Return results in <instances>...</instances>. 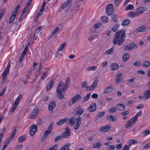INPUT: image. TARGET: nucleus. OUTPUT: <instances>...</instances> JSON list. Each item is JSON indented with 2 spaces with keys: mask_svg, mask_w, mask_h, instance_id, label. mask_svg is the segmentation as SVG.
Returning <instances> with one entry per match:
<instances>
[{
  "mask_svg": "<svg viewBox=\"0 0 150 150\" xmlns=\"http://www.w3.org/2000/svg\"><path fill=\"white\" fill-rule=\"evenodd\" d=\"M125 30H120L116 32L113 39V43L115 45H121L124 41L125 37Z\"/></svg>",
  "mask_w": 150,
  "mask_h": 150,
  "instance_id": "obj_1",
  "label": "nucleus"
},
{
  "mask_svg": "<svg viewBox=\"0 0 150 150\" xmlns=\"http://www.w3.org/2000/svg\"><path fill=\"white\" fill-rule=\"evenodd\" d=\"M63 84V82L61 81L59 83L57 88L56 92L57 93V97L60 99H63L64 96V94L62 93V92H64V91H63L62 89H61Z\"/></svg>",
  "mask_w": 150,
  "mask_h": 150,
  "instance_id": "obj_2",
  "label": "nucleus"
},
{
  "mask_svg": "<svg viewBox=\"0 0 150 150\" xmlns=\"http://www.w3.org/2000/svg\"><path fill=\"white\" fill-rule=\"evenodd\" d=\"M53 125L54 123L53 122L51 123L48 127L47 130L45 131L44 134L41 139L42 142H43L46 139L48 134H50L51 133Z\"/></svg>",
  "mask_w": 150,
  "mask_h": 150,
  "instance_id": "obj_3",
  "label": "nucleus"
},
{
  "mask_svg": "<svg viewBox=\"0 0 150 150\" xmlns=\"http://www.w3.org/2000/svg\"><path fill=\"white\" fill-rule=\"evenodd\" d=\"M81 98V96L79 94H77L72 98L69 102L68 105L70 106L72 105L73 104L79 100Z\"/></svg>",
  "mask_w": 150,
  "mask_h": 150,
  "instance_id": "obj_4",
  "label": "nucleus"
},
{
  "mask_svg": "<svg viewBox=\"0 0 150 150\" xmlns=\"http://www.w3.org/2000/svg\"><path fill=\"white\" fill-rule=\"evenodd\" d=\"M114 6L113 4H108L106 7V12L107 15L110 16L114 12Z\"/></svg>",
  "mask_w": 150,
  "mask_h": 150,
  "instance_id": "obj_5",
  "label": "nucleus"
},
{
  "mask_svg": "<svg viewBox=\"0 0 150 150\" xmlns=\"http://www.w3.org/2000/svg\"><path fill=\"white\" fill-rule=\"evenodd\" d=\"M46 4V2L44 1L43 2L42 5L41 6V7L40 9L39 10V11L36 14L35 17V18L34 22H35L37 20L38 17L40 15L41 13H42L44 11V8L45 7Z\"/></svg>",
  "mask_w": 150,
  "mask_h": 150,
  "instance_id": "obj_6",
  "label": "nucleus"
},
{
  "mask_svg": "<svg viewBox=\"0 0 150 150\" xmlns=\"http://www.w3.org/2000/svg\"><path fill=\"white\" fill-rule=\"evenodd\" d=\"M37 130V126L35 125H32L30 128L29 134L31 136H33Z\"/></svg>",
  "mask_w": 150,
  "mask_h": 150,
  "instance_id": "obj_7",
  "label": "nucleus"
},
{
  "mask_svg": "<svg viewBox=\"0 0 150 150\" xmlns=\"http://www.w3.org/2000/svg\"><path fill=\"white\" fill-rule=\"evenodd\" d=\"M39 110V109H34L30 113L29 117V118L30 119L36 118L37 117V114Z\"/></svg>",
  "mask_w": 150,
  "mask_h": 150,
  "instance_id": "obj_8",
  "label": "nucleus"
},
{
  "mask_svg": "<svg viewBox=\"0 0 150 150\" xmlns=\"http://www.w3.org/2000/svg\"><path fill=\"white\" fill-rule=\"evenodd\" d=\"M82 118L81 117H79L75 119L76 122V124L74 126V128L76 130L78 129L81 125Z\"/></svg>",
  "mask_w": 150,
  "mask_h": 150,
  "instance_id": "obj_9",
  "label": "nucleus"
},
{
  "mask_svg": "<svg viewBox=\"0 0 150 150\" xmlns=\"http://www.w3.org/2000/svg\"><path fill=\"white\" fill-rule=\"evenodd\" d=\"M70 79L69 77L67 78L65 81V83L64 85H62L61 88L63 91H65L69 87L70 84Z\"/></svg>",
  "mask_w": 150,
  "mask_h": 150,
  "instance_id": "obj_10",
  "label": "nucleus"
},
{
  "mask_svg": "<svg viewBox=\"0 0 150 150\" xmlns=\"http://www.w3.org/2000/svg\"><path fill=\"white\" fill-rule=\"evenodd\" d=\"M96 109V104L95 102L91 103L90 106L88 108V111L91 112L95 111Z\"/></svg>",
  "mask_w": 150,
  "mask_h": 150,
  "instance_id": "obj_11",
  "label": "nucleus"
},
{
  "mask_svg": "<svg viewBox=\"0 0 150 150\" xmlns=\"http://www.w3.org/2000/svg\"><path fill=\"white\" fill-rule=\"evenodd\" d=\"M147 27L144 25H143L137 28L135 30L137 32H144L147 30Z\"/></svg>",
  "mask_w": 150,
  "mask_h": 150,
  "instance_id": "obj_12",
  "label": "nucleus"
},
{
  "mask_svg": "<svg viewBox=\"0 0 150 150\" xmlns=\"http://www.w3.org/2000/svg\"><path fill=\"white\" fill-rule=\"evenodd\" d=\"M59 28V27L56 28L52 32L51 34L48 37V40L51 39L53 37H55V34L58 31Z\"/></svg>",
  "mask_w": 150,
  "mask_h": 150,
  "instance_id": "obj_13",
  "label": "nucleus"
},
{
  "mask_svg": "<svg viewBox=\"0 0 150 150\" xmlns=\"http://www.w3.org/2000/svg\"><path fill=\"white\" fill-rule=\"evenodd\" d=\"M97 81H95L90 86H88L87 87V89H88V91H91L95 89L97 86Z\"/></svg>",
  "mask_w": 150,
  "mask_h": 150,
  "instance_id": "obj_14",
  "label": "nucleus"
},
{
  "mask_svg": "<svg viewBox=\"0 0 150 150\" xmlns=\"http://www.w3.org/2000/svg\"><path fill=\"white\" fill-rule=\"evenodd\" d=\"M56 106V103L54 102H51L49 103L48 107L50 112L52 113V112L53 109Z\"/></svg>",
  "mask_w": 150,
  "mask_h": 150,
  "instance_id": "obj_15",
  "label": "nucleus"
},
{
  "mask_svg": "<svg viewBox=\"0 0 150 150\" xmlns=\"http://www.w3.org/2000/svg\"><path fill=\"white\" fill-rule=\"evenodd\" d=\"M75 114L79 116L81 115L84 112V110L83 108H78L75 110Z\"/></svg>",
  "mask_w": 150,
  "mask_h": 150,
  "instance_id": "obj_16",
  "label": "nucleus"
},
{
  "mask_svg": "<svg viewBox=\"0 0 150 150\" xmlns=\"http://www.w3.org/2000/svg\"><path fill=\"white\" fill-rule=\"evenodd\" d=\"M127 16L130 18H133L135 17H137L139 15H138L137 12L130 11L128 13Z\"/></svg>",
  "mask_w": 150,
  "mask_h": 150,
  "instance_id": "obj_17",
  "label": "nucleus"
},
{
  "mask_svg": "<svg viewBox=\"0 0 150 150\" xmlns=\"http://www.w3.org/2000/svg\"><path fill=\"white\" fill-rule=\"evenodd\" d=\"M143 95L145 98L143 100H145L150 97V90H148L144 91Z\"/></svg>",
  "mask_w": 150,
  "mask_h": 150,
  "instance_id": "obj_18",
  "label": "nucleus"
},
{
  "mask_svg": "<svg viewBox=\"0 0 150 150\" xmlns=\"http://www.w3.org/2000/svg\"><path fill=\"white\" fill-rule=\"evenodd\" d=\"M116 108L118 110H123L125 108V106L122 104L119 103L116 105Z\"/></svg>",
  "mask_w": 150,
  "mask_h": 150,
  "instance_id": "obj_19",
  "label": "nucleus"
},
{
  "mask_svg": "<svg viewBox=\"0 0 150 150\" xmlns=\"http://www.w3.org/2000/svg\"><path fill=\"white\" fill-rule=\"evenodd\" d=\"M113 90V87L111 86H107L104 90L103 93H108L111 92Z\"/></svg>",
  "mask_w": 150,
  "mask_h": 150,
  "instance_id": "obj_20",
  "label": "nucleus"
},
{
  "mask_svg": "<svg viewBox=\"0 0 150 150\" xmlns=\"http://www.w3.org/2000/svg\"><path fill=\"white\" fill-rule=\"evenodd\" d=\"M68 120L67 118H65L59 120L57 122V124L58 126H61L63 125L65 122Z\"/></svg>",
  "mask_w": 150,
  "mask_h": 150,
  "instance_id": "obj_21",
  "label": "nucleus"
},
{
  "mask_svg": "<svg viewBox=\"0 0 150 150\" xmlns=\"http://www.w3.org/2000/svg\"><path fill=\"white\" fill-rule=\"evenodd\" d=\"M68 124L70 126L74 125L75 123V120L74 117H71L69 118Z\"/></svg>",
  "mask_w": 150,
  "mask_h": 150,
  "instance_id": "obj_22",
  "label": "nucleus"
},
{
  "mask_svg": "<svg viewBox=\"0 0 150 150\" xmlns=\"http://www.w3.org/2000/svg\"><path fill=\"white\" fill-rule=\"evenodd\" d=\"M111 67L112 68V71L116 70L119 67V66L116 63H113L111 64Z\"/></svg>",
  "mask_w": 150,
  "mask_h": 150,
  "instance_id": "obj_23",
  "label": "nucleus"
},
{
  "mask_svg": "<svg viewBox=\"0 0 150 150\" xmlns=\"http://www.w3.org/2000/svg\"><path fill=\"white\" fill-rule=\"evenodd\" d=\"M54 82L53 80H52L47 84L46 87V90L49 91L50 90L52 87L53 85Z\"/></svg>",
  "mask_w": 150,
  "mask_h": 150,
  "instance_id": "obj_24",
  "label": "nucleus"
},
{
  "mask_svg": "<svg viewBox=\"0 0 150 150\" xmlns=\"http://www.w3.org/2000/svg\"><path fill=\"white\" fill-rule=\"evenodd\" d=\"M110 125L105 126L104 127H103L100 128V130L103 132L108 131L110 130Z\"/></svg>",
  "mask_w": 150,
  "mask_h": 150,
  "instance_id": "obj_25",
  "label": "nucleus"
},
{
  "mask_svg": "<svg viewBox=\"0 0 150 150\" xmlns=\"http://www.w3.org/2000/svg\"><path fill=\"white\" fill-rule=\"evenodd\" d=\"M8 66L5 69V70L2 74V75L5 76H6L7 75L8 73L9 72V67H10V64L8 63Z\"/></svg>",
  "mask_w": 150,
  "mask_h": 150,
  "instance_id": "obj_26",
  "label": "nucleus"
},
{
  "mask_svg": "<svg viewBox=\"0 0 150 150\" xmlns=\"http://www.w3.org/2000/svg\"><path fill=\"white\" fill-rule=\"evenodd\" d=\"M137 13L138 15L141 14L143 13L145 11V8L143 7H139L137 9Z\"/></svg>",
  "mask_w": 150,
  "mask_h": 150,
  "instance_id": "obj_27",
  "label": "nucleus"
},
{
  "mask_svg": "<svg viewBox=\"0 0 150 150\" xmlns=\"http://www.w3.org/2000/svg\"><path fill=\"white\" fill-rule=\"evenodd\" d=\"M16 16V14L12 13L8 21V23H11L14 21V19L15 18Z\"/></svg>",
  "mask_w": 150,
  "mask_h": 150,
  "instance_id": "obj_28",
  "label": "nucleus"
},
{
  "mask_svg": "<svg viewBox=\"0 0 150 150\" xmlns=\"http://www.w3.org/2000/svg\"><path fill=\"white\" fill-rule=\"evenodd\" d=\"M130 22V21L128 19H125L123 20L122 23V25L123 26L127 25L129 24Z\"/></svg>",
  "mask_w": 150,
  "mask_h": 150,
  "instance_id": "obj_29",
  "label": "nucleus"
},
{
  "mask_svg": "<svg viewBox=\"0 0 150 150\" xmlns=\"http://www.w3.org/2000/svg\"><path fill=\"white\" fill-rule=\"evenodd\" d=\"M129 55L128 53H127L123 55L122 59L124 62L127 61L129 58Z\"/></svg>",
  "mask_w": 150,
  "mask_h": 150,
  "instance_id": "obj_30",
  "label": "nucleus"
},
{
  "mask_svg": "<svg viewBox=\"0 0 150 150\" xmlns=\"http://www.w3.org/2000/svg\"><path fill=\"white\" fill-rule=\"evenodd\" d=\"M71 1L72 0H68L64 2L62 6H63L64 8H65L70 4Z\"/></svg>",
  "mask_w": 150,
  "mask_h": 150,
  "instance_id": "obj_31",
  "label": "nucleus"
},
{
  "mask_svg": "<svg viewBox=\"0 0 150 150\" xmlns=\"http://www.w3.org/2000/svg\"><path fill=\"white\" fill-rule=\"evenodd\" d=\"M29 44L30 43L28 42L27 44L25 46L24 49L21 54H23L24 55H25L26 54V52L28 50V48L29 45Z\"/></svg>",
  "mask_w": 150,
  "mask_h": 150,
  "instance_id": "obj_32",
  "label": "nucleus"
},
{
  "mask_svg": "<svg viewBox=\"0 0 150 150\" xmlns=\"http://www.w3.org/2000/svg\"><path fill=\"white\" fill-rule=\"evenodd\" d=\"M16 129H14L13 130L12 133L9 137V138L11 140L13 138L14 136L16 134Z\"/></svg>",
  "mask_w": 150,
  "mask_h": 150,
  "instance_id": "obj_33",
  "label": "nucleus"
},
{
  "mask_svg": "<svg viewBox=\"0 0 150 150\" xmlns=\"http://www.w3.org/2000/svg\"><path fill=\"white\" fill-rule=\"evenodd\" d=\"M138 142L135 140L133 139L129 140L128 142V145L129 146H130L131 145L137 143Z\"/></svg>",
  "mask_w": 150,
  "mask_h": 150,
  "instance_id": "obj_34",
  "label": "nucleus"
},
{
  "mask_svg": "<svg viewBox=\"0 0 150 150\" xmlns=\"http://www.w3.org/2000/svg\"><path fill=\"white\" fill-rule=\"evenodd\" d=\"M26 137L25 136H20L18 139V141L19 143H21L24 141L26 139Z\"/></svg>",
  "mask_w": 150,
  "mask_h": 150,
  "instance_id": "obj_35",
  "label": "nucleus"
},
{
  "mask_svg": "<svg viewBox=\"0 0 150 150\" xmlns=\"http://www.w3.org/2000/svg\"><path fill=\"white\" fill-rule=\"evenodd\" d=\"M22 96L21 94L19 95L16 99L14 104L18 105L20 100L22 98Z\"/></svg>",
  "mask_w": 150,
  "mask_h": 150,
  "instance_id": "obj_36",
  "label": "nucleus"
},
{
  "mask_svg": "<svg viewBox=\"0 0 150 150\" xmlns=\"http://www.w3.org/2000/svg\"><path fill=\"white\" fill-rule=\"evenodd\" d=\"M101 146V144L99 142L94 144L93 145V147L95 149H98Z\"/></svg>",
  "mask_w": 150,
  "mask_h": 150,
  "instance_id": "obj_37",
  "label": "nucleus"
},
{
  "mask_svg": "<svg viewBox=\"0 0 150 150\" xmlns=\"http://www.w3.org/2000/svg\"><path fill=\"white\" fill-rule=\"evenodd\" d=\"M91 94L90 93H88L87 94L86 96H84L83 98V100L82 101V103H84L87 101L89 99Z\"/></svg>",
  "mask_w": 150,
  "mask_h": 150,
  "instance_id": "obj_38",
  "label": "nucleus"
},
{
  "mask_svg": "<svg viewBox=\"0 0 150 150\" xmlns=\"http://www.w3.org/2000/svg\"><path fill=\"white\" fill-rule=\"evenodd\" d=\"M20 8V6L19 5H17L16 7L14 8L12 13L17 14L18 11Z\"/></svg>",
  "mask_w": 150,
  "mask_h": 150,
  "instance_id": "obj_39",
  "label": "nucleus"
},
{
  "mask_svg": "<svg viewBox=\"0 0 150 150\" xmlns=\"http://www.w3.org/2000/svg\"><path fill=\"white\" fill-rule=\"evenodd\" d=\"M113 50L114 49L113 47H112L106 51L105 52V54L107 55L112 54L113 53Z\"/></svg>",
  "mask_w": 150,
  "mask_h": 150,
  "instance_id": "obj_40",
  "label": "nucleus"
},
{
  "mask_svg": "<svg viewBox=\"0 0 150 150\" xmlns=\"http://www.w3.org/2000/svg\"><path fill=\"white\" fill-rule=\"evenodd\" d=\"M134 8V6H133L132 5L129 4L126 7L125 10V11H127L128 10H133Z\"/></svg>",
  "mask_w": 150,
  "mask_h": 150,
  "instance_id": "obj_41",
  "label": "nucleus"
},
{
  "mask_svg": "<svg viewBox=\"0 0 150 150\" xmlns=\"http://www.w3.org/2000/svg\"><path fill=\"white\" fill-rule=\"evenodd\" d=\"M70 146V144H67L64 145L59 150H66V149H69Z\"/></svg>",
  "mask_w": 150,
  "mask_h": 150,
  "instance_id": "obj_42",
  "label": "nucleus"
},
{
  "mask_svg": "<svg viewBox=\"0 0 150 150\" xmlns=\"http://www.w3.org/2000/svg\"><path fill=\"white\" fill-rule=\"evenodd\" d=\"M128 45L130 46V47L132 48V50H133V49H136L137 48V46L135 44L133 43H129Z\"/></svg>",
  "mask_w": 150,
  "mask_h": 150,
  "instance_id": "obj_43",
  "label": "nucleus"
},
{
  "mask_svg": "<svg viewBox=\"0 0 150 150\" xmlns=\"http://www.w3.org/2000/svg\"><path fill=\"white\" fill-rule=\"evenodd\" d=\"M107 117L108 120L110 121H114L115 120V118L112 115H108Z\"/></svg>",
  "mask_w": 150,
  "mask_h": 150,
  "instance_id": "obj_44",
  "label": "nucleus"
},
{
  "mask_svg": "<svg viewBox=\"0 0 150 150\" xmlns=\"http://www.w3.org/2000/svg\"><path fill=\"white\" fill-rule=\"evenodd\" d=\"M66 43H65L62 44L58 48V51H62L64 47L66 46Z\"/></svg>",
  "mask_w": 150,
  "mask_h": 150,
  "instance_id": "obj_45",
  "label": "nucleus"
},
{
  "mask_svg": "<svg viewBox=\"0 0 150 150\" xmlns=\"http://www.w3.org/2000/svg\"><path fill=\"white\" fill-rule=\"evenodd\" d=\"M119 25L116 24H115L114 25V27H112L111 28V30L113 31V32H115L116 31H117L118 30V26H119Z\"/></svg>",
  "mask_w": 150,
  "mask_h": 150,
  "instance_id": "obj_46",
  "label": "nucleus"
},
{
  "mask_svg": "<svg viewBox=\"0 0 150 150\" xmlns=\"http://www.w3.org/2000/svg\"><path fill=\"white\" fill-rule=\"evenodd\" d=\"M17 106L18 105H16V104H14L11 110L9 112V114H11L15 110Z\"/></svg>",
  "mask_w": 150,
  "mask_h": 150,
  "instance_id": "obj_47",
  "label": "nucleus"
},
{
  "mask_svg": "<svg viewBox=\"0 0 150 150\" xmlns=\"http://www.w3.org/2000/svg\"><path fill=\"white\" fill-rule=\"evenodd\" d=\"M17 106L18 105H16V104H14L11 110L9 112V114H11L15 110Z\"/></svg>",
  "mask_w": 150,
  "mask_h": 150,
  "instance_id": "obj_48",
  "label": "nucleus"
},
{
  "mask_svg": "<svg viewBox=\"0 0 150 150\" xmlns=\"http://www.w3.org/2000/svg\"><path fill=\"white\" fill-rule=\"evenodd\" d=\"M17 106L18 105H16V104H14L11 110L9 112V114H11L15 110Z\"/></svg>",
  "mask_w": 150,
  "mask_h": 150,
  "instance_id": "obj_49",
  "label": "nucleus"
},
{
  "mask_svg": "<svg viewBox=\"0 0 150 150\" xmlns=\"http://www.w3.org/2000/svg\"><path fill=\"white\" fill-rule=\"evenodd\" d=\"M17 106L18 105H16V104H14L11 110L9 112V114H11L15 110Z\"/></svg>",
  "mask_w": 150,
  "mask_h": 150,
  "instance_id": "obj_50",
  "label": "nucleus"
},
{
  "mask_svg": "<svg viewBox=\"0 0 150 150\" xmlns=\"http://www.w3.org/2000/svg\"><path fill=\"white\" fill-rule=\"evenodd\" d=\"M150 65L149 61H147L144 63L143 66L145 67H148Z\"/></svg>",
  "mask_w": 150,
  "mask_h": 150,
  "instance_id": "obj_51",
  "label": "nucleus"
},
{
  "mask_svg": "<svg viewBox=\"0 0 150 150\" xmlns=\"http://www.w3.org/2000/svg\"><path fill=\"white\" fill-rule=\"evenodd\" d=\"M123 48L125 50H127V51H131L132 50V48L130 47V46L126 45L125 46H124Z\"/></svg>",
  "mask_w": 150,
  "mask_h": 150,
  "instance_id": "obj_52",
  "label": "nucleus"
},
{
  "mask_svg": "<svg viewBox=\"0 0 150 150\" xmlns=\"http://www.w3.org/2000/svg\"><path fill=\"white\" fill-rule=\"evenodd\" d=\"M106 148L108 150H113L115 149V147L114 146L110 145L107 146Z\"/></svg>",
  "mask_w": 150,
  "mask_h": 150,
  "instance_id": "obj_53",
  "label": "nucleus"
},
{
  "mask_svg": "<svg viewBox=\"0 0 150 150\" xmlns=\"http://www.w3.org/2000/svg\"><path fill=\"white\" fill-rule=\"evenodd\" d=\"M133 124H132L129 121L127 122L125 124V127L126 128H128L132 126Z\"/></svg>",
  "mask_w": 150,
  "mask_h": 150,
  "instance_id": "obj_54",
  "label": "nucleus"
},
{
  "mask_svg": "<svg viewBox=\"0 0 150 150\" xmlns=\"http://www.w3.org/2000/svg\"><path fill=\"white\" fill-rule=\"evenodd\" d=\"M98 36L97 35H93L90 36L88 38V40L90 41H91L94 38H96Z\"/></svg>",
  "mask_w": 150,
  "mask_h": 150,
  "instance_id": "obj_55",
  "label": "nucleus"
},
{
  "mask_svg": "<svg viewBox=\"0 0 150 150\" xmlns=\"http://www.w3.org/2000/svg\"><path fill=\"white\" fill-rule=\"evenodd\" d=\"M101 20L103 21V22H105V23H107L108 21V18L105 16L101 17Z\"/></svg>",
  "mask_w": 150,
  "mask_h": 150,
  "instance_id": "obj_56",
  "label": "nucleus"
},
{
  "mask_svg": "<svg viewBox=\"0 0 150 150\" xmlns=\"http://www.w3.org/2000/svg\"><path fill=\"white\" fill-rule=\"evenodd\" d=\"M105 113L104 112H100L97 115V117L99 118L102 117L105 114Z\"/></svg>",
  "mask_w": 150,
  "mask_h": 150,
  "instance_id": "obj_57",
  "label": "nucleus"
},
{
  "mask_svg": "<svg viewBox=\"0 0 150 150\" xmlns=\"http://www.w3.org/2000/svg\"><path fill=\"white\" fill-rule=\"evenodd\" d=\"M96 69V67L95 66H90L87 68V70L88 71L95 70Z\"/></svg>",
  "mask_w": 150,
  "mask_h": 150,
  "instance_id": "obj_58",
  "label": "nucleus"
},
{
  "mask_svg": "<svg viewBox=\"0 0 150 150\" xmlns=\"http://www.w3.org/2000/svg\"><path fill=\"white\" fill-rule=\"evenodd\" d=\"M22 148V145L21 144H18L15 147L14 150H20Z\"/></svg>",
  "mask_w": 150,
  "mask_h": 150,
  "instance_id": "obj_59",
  "label": "nucleus"
},
{
  "mask_svg": "<svg viewBox=\"0 0 150 150\" xmlns=\"http://www.w3.org/2000/svg\"><path fill=\"white\" fill-rule=\"evenodd\" d=\"M141 65V63L138 61H136L133 63V65L136 67L140 66Z\"/></svg>",
  "mask_w": 150,
  "mask_h": 150,
  "instance_id": "obj_60",
  "label": "nucleus"
},
{
  "mask_svg": "<svg viewBox=\"0 0 150 150\" xmlns=\"http://www.w3.org/2000/svg\"><path fill=\"white\" fill-rule=\"evenodd\" d=\"M117 16L115 14H113L112 16V19L114 22H116L117 21V19L116 18Z\"/></svg>",
  "mask_w": 150,
  "mask_h": 150,
  "instance_id": "obj_61",
  "label": "nucleus"
},
{
  "mask_svg": "<svg viewBox=\"0 0 150 150\" xmlns=\"http://www.w3.org/2000/svg\"><path fill=\"white\" fill-rule=\"evenodd\" d=\"M62 137L61 136L58 135L54 139V142H56L58 141L59 140L62 139Z\"/></svg>",
  "mask_w": 150,
  "mask_h": 150,
  "instance_id": "obj_62",
  "label": "nucleus"
},
{
  "mask_svg": "<svg viewBox=\"0 0 150 150\" xmlns=\"http://www.w3.org/2000/svg\"><path fill=\"white\" fill-rule=\"evenodd\" d=\"M122 80V79L121 77H117L115 81V83L116 84H117L120 82Z\"/></svg>",
  "mask_w": 150,
  "mask_h": 150,
  "instance_id": "obj_63",
  "label": "nucleus"
},
{
  "mask_svg": "<svg viewBox=\"0 0 150 150\" xmlns=\"http://www.w3.org/2000/svg\"><path fill=\"white\" fill-rule=\"evenodd\" d=\"M56 145H54L52 147L47 149V150H57V148Z\"/></svg>",
  "mask_w": 150,
  "mask_h": 150,
  "instance_id": "obj_64",
  "label": "nucleus"
}]
</instances>
